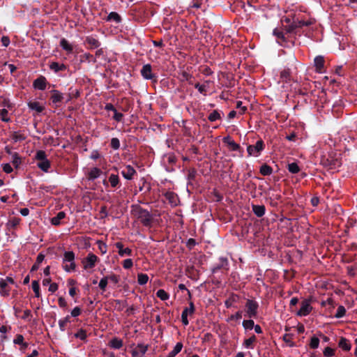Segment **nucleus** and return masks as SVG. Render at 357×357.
I'll return each instance as SVG.
<instances>
[{
    "label": "nucleus",
    "instance_id": "obj_41",
    "mask_svg": "<svg viewBox=\"0 0 357 357\" xmlns=\"http://www.w3.org/2000/svg\"><path fill=\"white\" fill-rule=\"evenodd\" d=\"M242 325L245 331H250L253 329L255 326V322L250 318V319L243 320Z\"/></svg>",
    "mask_w": 357,
    "mask_h": 357
},
{
    "label": "nucleus",
    "instance_id": "obj_8",
    "mask_svg": "<svg viewBox=\"0 0 357 357\" xmlns=\"http://www.w3.org/2000/svg\"><path fill=\"white\" fill-rule=\"evenodd\" d=\"M310 303V300L308 299L303 301L301 303V307L296 314L300 317H306L310 314L312 310V307Z\"/></svg>",
    "mask_w": 357,
    "mask_h": 357
},
{
    "label": "nucleus",
    "instance_id": "obj_46",
    "mask_svg": "<svg viewBox=\"0 0 357 357\" xmlns=\"http://www.w3.org/2000/svg\"><path fill=\"white\" fill-rule=\"evenodd\" d=\"M287 169L291 174H297L300 172V167L296 162L288 164Z\"/></svg>",
    "mask_w": 357,
    "mask_h": 357
},
{
    "label": "nucleus",
    "instance_id": "obj_60",
    "mask_svg": "<svg viewBox=\"0 0 357 357\" xmlns=\"http://www.w3.org/2000/svg\"><path fill=\"white\" fill-rule=\"evenodd\" d=\"M123 267L125 269H130L133 266V261L131 259H126L122 263Z\"/></svg>",
    "mask_w": 357,
    "mask_h": 357
},
{
    "label": "nucleus",
    "instance_id": "obj_40",
    "mask_svg": "<svg viewBox=\"0 0 357 357\" xmlns=\"http://www.w3.org/2000/svg\"><path fill=\"white\" fill-rule=\"evenodd\" d=\"M156 296L161 301H165L169 298V294L165 291L164 289H158L156 292Z\"/></svg>",
    "mask_w": 357,
    "mask_h": 357
},
{
    "label": "nucleus",
    "instance_id": "obj_22",
    "mask_svg": "<svg viewBox=\"0 0 357 357\" xmlns=\"http://www.w3.org/2000/svg\"><path fill=\"white\" fill-rule=\"evenodd\" d=\"M102 173V170L100 168L93 167L88 172V179L90 181H94L99 178Z\"/></svg>",
    "mask_w": 357,
    "mask_h": 357
},
{
    "label": "nucleus",
    "instance_id": "obj_14",
    "mask_svg": "<svg viewBox=\"0 0 357 357\" xmlns=\"http://www.w3.org/2000/svg\"><path fill=\"white\" fill-rule=\"evenodd\" d=\"M140 73L143 78L145 79H152L155 77L152 73V67L149 63L144 65L140 70Z\"/></svg>",
    "mask_w": 357,
    "mask_h": 357
},
{
    "label": "nucleus",
    "instance_id": "obj_21",
    "mask_svg": "<svg viewBox=\"0 0 357 357\" xmlns=\"http://www.w3.org/2000/svg\"><path fill=\"white\" fill-rule=\"evenodd\" d=\"M20 218H19L14 217L11 219L8 220V221L6 224V230L8 231H11V230H14L17 227V225L20 224Z\"/></svg>",
    "mask_w": 357,
    "mask_h": 357
},
{
    "label": "nucleus",
    "instance_id": "obj_19",
    "mask_svg": "<svg viewBox=\"0 0 357 357\" xmlns=\"http://www.w3.org/2000/svg\"><path fill=\"white\" fill-rule=\"evenodd\" d=\"M338 347L344 351H349L351 349V344L349 340L342 337L338 342Z\"/></svg>",
    "mask_w": 357,
    "mask_h": 357
},
{
    "label": "nucleus",
    "instance_id": "obj_13",
    "mask_svg": "<svg viewBox=\"0 0 357 357\" xmlns=\"http://www.w3.org/2000/svg\"><path fill=\"white\" fill-rule=\"evenodd\" d=\"M114 246L118 249V254L120 257L132 256V250L129 248H124L121 242L115 243Z\"/></svg>",
    "mask_w": 357,
    "mask_h": 357
},
{
    "label": "nucleus",
    "instance_id": "obj_31",
    "mask_svg": "<svg viewBox=\"0 0 357 357\" xmlns=\"http://www.w3.org/2000/svg\"><path fill=\"white\" fill-rule=\"evenodd\" d=\"M183 347L182 342H179L176 344L174 349L168 354L167 357H175L180 353Z\"/></svg>",
    "mask_w": 357,
    "mask_h": 357
},
{
    "label": "nucleus",
    "instance_id": "obj_30",
    "mask_svg": "<svg viewBox=\"0 0 357 357\" xmlns=\"http://www.w3.org/2000/svg\"><path fill=\"white\" fill-rule=\"evenodd\" d=\"M66 213L63 211L59 212L56 216L51 219V223L53 225L58 226L61 224V220L65 218Z\"/></svg>",
    "mask_w": 357,
    "mask_h": 357
},
{
    "label": "nucleus",
    "instance_id": "obj_11",
    "mask_svg": "<svg viewBox=\"0 0 357 357\" xmlns=\"http://www.w3.org/2000/svg\"><path fill=\"white\" fill-rule=\"evenodd\" d=\"M47 81L45 77L40 75L33 82V87L35 89L44 91L46 89Z\"/></svg>",
    "mask_w": 357,
    "mask_h": 357
},
{
    "label": "nucleus",
    "instance_id": "obj_50",
    "mask_svg": "<svg viewBox=\"0 0 357 357\" xmlns=\"http://www.w3.org/2000/svg\"><path fill=\"white\" fill-rule=\"evenodd\" d=\"M47 159V154H46L45 151H44L43 150H39L36 152V153L35 155V160L40 161V160H45Z\"/></svg>",
    "mask_w": 357,
    "mask_h": 357
},
{
    "label": "nucleus",
    "instance_id": "obj_61",
    "mask_svg": "<svg viewBox=\"0 0 357 357\" xmlns=\"http://www.w3.org/2000/svg\"><path fill=\"white\" fill-rule=\"evenodd\" d=\"M32 318V313L30 310H25L24 311L22 319L28 321H30Z\"/></svg>",
    "mask_w": 357,
    "mask_h": 357
},
{
    "label": "nucleus",
    "instance_id": "obj_1",
    "mask_svg": "<svg viewBox=\"0 0 357 357\" xmlns=\"http://www.w3.org/2000/svg\"><path fill=\"white\" fill-rule=\"evenodd\" d=\"M75 253L73 251H66L64 252L62 267L65 271L70 273L75 271Z\"/></svg>",
    "mask_w": 357,
    "mask_h": 357
},
{
    "label": "nucleus",
    "instance_id": "obj_42",
    "mask_svg": "<svg viewBox=\"0 0 357 357\" xmlns=\"http://www.w3.org/2000/svg\"><path fill=\"white\" fill-rule=\"evenodd\" d=\"M26 139V136L21 132H14L12 135V139L15 142H22Z\"/></svg>",
    "mask_w": 357,
    "mask_h": 357
},
{
    "label": "nucleus",
    "instance_id": "obj_12",
    "mask_svg": "<svg viewBox=\"0 0 357 357\" xmlns=\"http://www.w3.org/2000/svg\"><path fill=\"white\" fill-rule=\"evenodd\" d=\"M51 97H50V100L52 101V103L55 106V107H59L60 105V102L63 100V95L61 92H60L58 90H52L51 91Z\"/></svg>",
    "mask_w": 357,
    "mask_h": 357
},
{
    "label": "nucleus",
    "instance_id": "obj_28",
    "mask_svg": "<svg viewBox=\"0 0 357 357\" xmlns=\"http://www.w3.org/2000/svg\"><path fill=\"white\" fill-rule=\"evenodd\" d=\"M27 105L30 109L35 110L38 113L42 112L45 109V107L37 101H29Z\"/></svg>",
    "mask_w": 357,
    "mask_h": 357
},
{
    "label": "nucleus",
    "instance_id": "obj_33",
    "mask_svg": "<svg viewBox=\"0 0 357 357\" xmlns=\"http://www.w3.org/2000/svg\"><path fill=\"white\" fill-rule=\"evenodd\" d=\"M257 340V337L255 335H252L251 337H250L248 339H245L243 341V346L246 349H253L254 346L253 344Z\"/></svg>",
    "mask_w": 357,
    "mask_h": 357
},
{
    "label": "nucleus",
    "instance_id": "obj_63",
    "mask_svg": "<svg viewBox=\"0 0 357 357\" xmlns=\"http://www.w3.org/2000/svg\"><path fill=\"white\" fill-rule=\"evenodd\" d=\"M82 312L81 308L79 307H75L70 312V315L73 317H77L80 315Z\"/></svg>",
    "mask_w": 357,
    "mask_h": 357
},
{
    "label": "nucleus",
    "instance_id": "obj_59",
    "mask_svg": "<svg viewBox=\"0 0 357 357\" xmlns=\"http://www.w3.org/2000/svg\"><path fill=\"white\" fill-rule=\"evenodd\" d=\"M242 318V312L238 311L235 314H231L227 319V321L233 320H240Z\"/></svg>",
    "mask_w": 357,
    "mask_h": 357
},
{
    "label": "nucleus",
    "instance_id": "obj_38",
    "mask_svg": "<svg viewBox=\"0 0 357 357\" xmlns=\"http://www.w3.org/2000/svg\"><path fill=\"white\" fill-rule=\"evenodd\" d=\"M259 172L263 176H269L272 174L273 169L269 165L264 164L261 166Z\"/></svg>",
    "mask_w": 357,
    "mask_h": 357
},
{
    "label": "nucleus",
    "instance_id": "obj_3",
    "mask_svg": "<svg viewBox=\"0 0 357 357\" xmlns=\"http://www.w3.org/2000/svg\"><path fill=\"white\" fill-rule=\"evenodd\" d=\"M15 281L11 277H6V278L0 279V296L3 297H8L11 291L10 284H14Z\"/></svg>",
    "mask_w": 357,
    "mask_h": 357
},
{
    "label": "nucleus",
    "instance_id": "obj_27",
    "mask_svg": "<svg viewBox=\"0 0 357 357\" xmlns=\"http://www.w3.org/2000/svg\"><path fill=\"white\" fill-rule=\"evenodd\" d=\"M223 142L230 147L231 151H236L240 149V145L232 140L229 136L225 137Z\"/></svg>",
    "mask_w": 357,
    "mask_h": 357
},
{
    "label": "nucleus",
    "instance_id": "obj_43",
    "mask_svg": "<svg viewBox=\"0 0 357 357\" xmlns=\"http://www.w3.org/2000/svg\"><path fill=\"white\" fill-rule=\"evenodd\" d=\"M221 119L220 112L218 110H213L208 116V119L211 122L216 121Z\"/></svg>",
    "mask_w": 357,
    "mask_h": 357
},
{
    "label": "nucleus",
    "instance_id": "obj_57",
    "mask_svg": "<svg viewBox=\"0 0 357 357\" xmlns=\"http://www.w3.org/2000/svg\"><path fill=\"white\" fill-rule=\"evenodd\" d=\"M319 338L315 336L312 337L310 340V347L312 349H317L319 347Z\"/></svg>",
    "mask_w": 357,
    "mask_h": 357
},
{
    "label": "nucleus",
    "instance_id": "obj_58",
    "mask_svg": "<svg viewBox=\"0 0 357 357\" xmlns=\"http://www.w3.org/2000/svg\"><path fill=\"white\" fill-rule=\"evenodd\" d=\"M323 354L326 357H332L335 356V350L329 347H327L323 351Z\"/></svg>",
    "mask_w": 357,
    "mask_h": 357
},
{
    "label": "nucleus",
    "instance_id": "obj_62",
    "mask_svg": "<svg viewBox=\"0 0 357 357\" xmlns=\"http://www.w3.org/2000/svg\"><path fill=\"white\" fill-rule=\"evenodd\" d=\"M105 277H106V278H107L108 281L109 280V281L114 282V284H117L119 282V276H118L115 274H112L110 275H107Z\"/></svg>",
    "mask_w": 357,
    "mask_h": 357
},
{
    "label": "nucleus",
    "instance_id": "obj_52",
    "mask_svg": "<svg viewBox=\"0 0 357 357\" xmlns=\"http://www.w3.org/2000/svg\"><path fill=\"white\" fill-rule=\"evenodd\" d=\"M195 89L198 90V91L203 95H206L207 92V86L204 84H200L199 83H197L195 84Z\"/></svg>",
    "mask_w": 357,
    "mask_h": 357
},
{
    "label": "nucleus",
    "instance_id": "obj_16",
    "mask_svg": "<svg viewBox=\"0 0 357 357\" xmlns=\"http://www.w3.org/2000/svg\"><path fill=\"white\" fill-rule=\"evenodd\" d=\"M164 196L172 206H177L178 198L176 193L172 191H167L164 194Z\"/></svg>",
    "mask_w": 357,
    "mask_h": 357
},
{
    "label": "nucleus",
    "instance_id": "obj_45",
    "mask_svg": "<svg viewBox=\"0 0 357 357\" xmlns=\"http://www.w3.org/2000/svg\"><path fill=\"white\" fill-rule=\"evenodd\" d=\"M195 305L192 302H190L189 303V307H185L183 309L181 314L186 315L188 317V315H191L195 312Z\"/></svg>",
    "mask_w": 357,
    "mask_h": 357
},
{
    "label": "nucleus",
    "instance_id": "obj_51",
    "mask_svg": "<svg viewBox=\"0 0 357 357\" xmlns=\"http://www.w3.org/2000/svg\"><path fill=\"white\" fill-rule=\"evenodd\" d=\"M12 163L15 168H18L20 165L21 164V158L19 156L17 153H14L12 155Z\"/></svg>",
    "mask_w": 357,
    "mask_h": 357
},
{
    "label": "nucleus",
    "instance_id": "obj_47",
    "mask_svg": "<svg viewBox=\"0 0 357 357\" xmlns=\"http://www.w3.org/2000/svg\"><path fill=\"white\" fill-rule=\"evenodd\" d=\"M0 119L2 121H4V122L10 121V119L8 116V112L6 109H0Z\"/></svg>",
    "mask_w": 357,
    "mask_h": 357
},
{
    "label": "nucleus",
    "instance_id": "obj_32",
    "mask_svg": "<svg viewBox=\"0 0 357 357\" xmlns=\"http://www.w3.org/2000/svg\"><path fill=\"white\" fill-rule=\"evenodd\" d=\"M107 22H114L117 24L121 22V17L116 12H111L107 17Z\"/></svg>",
    "mask_w": 357,
    "mask_h": 357
},
{
    "label": "nucleus",
    "instance_id": "obj_64",
    "mask_svg": "<svg viewBox=\"0 0 357 357\" xmlns=\"http://www.w3.org/2000/svg\"><path fill=\"white\" fill-rule=\"evenodd\" d=\"M236 108L240 109L241 114H244L247 110V107L243 105V102L241 100L236 102Z\"/></svg>",
    "mask_w": 357,
    "mask_h": 357
},
{
    "label": "nucleus",
    "instance_id": "obj_5",
    "mask_svg": "<svg viewBox=\"0 0 357 357\" xmlns=\"http://www.w3.org/2000/svg\"><path fill=\"white\" fill-rule=\"evenodd\" d=\"M265 145L264 142L260 139L257 141L255 145H249L247 147V151L249 156L258 157L264 149Z\"/></svg>",
    "mask_w": 357,
    "mask_h": 357
},
{
    "label": "nucleus",
    "instance_id": "obj_37",
    "mask_svg": "<svg viewBox=\"0 0 357 357\" xmlns=\"http://www.w3.org/2000/svg\"><path fill=\"white\" fill-rule=\"evenodd\" d=\"M70 315H67L66 317L59 320L58 324L61 331L63 332L66 331V324L70 321Z\"/></svg>",
    "mask_w": 357,
    "mask_h": 357
},
{
    "label": "nucleus",
    "instance_id": "obj_34",
    "mask_svg": "<svg viewBox=\"0 0 357 357\" xmlns=\"http://www.w3.org/2000/svg\"><path fill=\"white\" fill-rule=\"evenodd\" d=\"M60 46L68 53H71L73 50V45L66 38H62L60 40Z\"/></svg>",
    "mask_w": 357,
    "mask_h": 357
},
{
    "label": "nucleus",
    "instance_id": "obj_49",
    "mask_svg": "<svg viewBox=\"0 0 357 357\" xmlns=\"http://www.w3.org/2000/svg\"><path fill=\"white\" fill-rule=\"evenodd\" d=\"M292 335L289 333H285L282 336V340L285 342L290 347H294L295 346V343L291 340Z\"/></svg>",
    "mask_w": 357,
    "mask_h": 357
},
{
    "label": "nucleus",
    "instance_id": "obj_44",
    "mask_svg": "<svg viewBox=\"0 0 357 357\" xmlns=\"http://www.w3.org/2000/svg\"><path fill=\"white\" fill-rule=\"evenodd\" d=\"M149 276L145 273H139L137 275V282L140 285H144L148 282Z\"/></svg>",
    "mask_w": 357,
    "mask_h": 357
},
{
    "label": "nucleus",
    "instance_id": "obj_20",
    "mask_svg": "<svg viewBox=\"0 0 357 357\" xmlns=\"http://www.w3.org/2000/svg\"><path fill=\"white\" fill-rule=\"evenodd\" d=\"M252 209L254 214L258 218H261L266 213V208L264 205L252 204Z\"/></svg>",
    "mask_w": 357,
    "mask_h": 357
},
{
    "label": "nucleus",
    "instance_id": "obj_15",
    "mask_svg": "<svg viewBox=\"0 0 357 357\" xmlns=\"http://www.w3.org/2000/svg\"><path fill=\"white\" fill-rule=\"evenodd\" d=\"M148 350V345L138 344L137 347L132 350V357H142Z\"/></svg>",
    "mask_w": 357,
    "mask_h": 357
},
{
    "label": "nucleus",
    "instance_id": "obj_4",
    "mask_svg": "<svg viewBox=\"0 0 357 357\" xmlns=\"http://www.w3.org/2000/svg\"><path fill=\"white\" fill-rule=\"evenodd\" d=\"M259 303L253 299H248L245 303V316L248 318H256L258 314Z\"/></svg>",
    "mask_w": 357,
    "mask_h": 357
},
{
    "label": "nucleus",
    "instance_id": "obj_2",
    "mask_svg": "<svg viewBox=\"0 0 357 357\" xmlns=\"http://www.w3.org/2000/svg\"><path fill=\"white\" fill-rule=\"evenodd\" d=\"M273 34L275 36L277 39V42L282 46L288 47L289 46V43L291 45H294V39L291 37L286 36V33H284L282 31L275 29L273 31Z\"/></svg>",
    "mask_w": 357,
    "mask_h": 357
},
{
    "label": "nucleus",
    "instance_id": "obj_25",
    "mask_svg": "<svg viewBox=\"0 0 357 357\" xmlns=\"http://www.w3.org/2000/svg\"><path fill=\"white\" fill-rule=\"evenodd\" d=\"M85 41L90 46L91 49H96L100 46L99 40L93 36H87Z\"/></svg>",
    "mask_w": 357,
    "mask_h": 357
},
{
    "label": "nucleus",
    "instance_id": "obj_18",
    "mask_svg": "<svg viewBox=\"0 0 357 357\" xmlns=\"http://www.w3.org/2000/svg\"><path fill=\"white\" fill-rule=\"evenodd\" d=\"M314 65L317 73H322L324 66V58L322 56H317L314 59Z\"/></svg>",
    "mask_w": 357,
    "mask_h": 357
},
{
    "label": "nucleus",
    "instance_id": "obj_48",
    "mask_svg": "<svg viewBox=\"0 0 357 357\" xmlns=\"http://www.w3.org/2000/svg\"><path fill=\"white\" fill-rule=\"evenodd\" d=\"M295 22L297 26V29L301 28L303 26H308L312 24V21L311 20H295Z\"/></svg>",
    "mask_w": 357,
    "mask_h": 357
},
{
    "label": "nucleus",
    "instance_id": "obj_9",
    "mask_svg": "<svg viewBox=\"0 0 357 357\" xmlns=\"http://www.w3.org/2000/svg\"><path fill=\"white\" fill-rule=\"evenodd\" d=\"M102 183L105 187H108L109 183L112 188H116L121 186L120 178L118 174H111L108 177V181L104 180Z\"/></svg>",
    "mask_w": 357,
    "mask_h": 357
},
{
    "label": "nucleus",
    "instance_id": "obj_6",
    "mask_svg": "<svg viewBox=\"0 0 357 357\" xmlns=\"http://www.w3.org/2000/svg\"><path fill=\"white\" fill-rule=\"evenodd\" d=\"M98 260V257L96 255L93 253H89L87 256L82 261L83 268L84 270L93 268L95 267Z\"/></svg>",
    "mask_w": 357,
    "mask_h": 357
},
{
    "label": "nucleus",
    "instance_id": "obj_56",
    "mask_svg": "<svg viewBox=\"0 0 357 357\" xmlns=\"http://www.w3.org/2000/svg\"><path fill=\"white\" fill-rule=\"evenodd\" d=\"M24 342V336L21 334L16 335L15 337L13 340L14 344L22 345Z\"/></svg>",
    "mask_w": 357,
    "mask_h": 357
},
{
    "label": "nucleus",
    "instance_id": "obj_55",
    "mask_svg": "<svg viewBox=\"0 0 357 357\" xmlns=\"http://www.w3.org/2000/svg\"><path fill=\"white\" fill-rule=\"evenodd\" d=\"M107 284H108L107 278H106V277L105 276L100 279L99 284H98V287L102 291H105L106 290Z\"/></svg>",
    "mask_w": 357,
    "mask_h": 357
},
{
    "label": "nucleus",
    "instance_id": "obj_24",
    "mask_svg": "<svg viewBox=\"0 0 357 357\" xmlns=\"http://www.w3.org/2000/svg\"><path fill=\"white\" fill-rule=\"evenodd\" d=\"M220 263L214 266L212 269L213 273H216L218 270L221 268L228 269V260L225 257H220L219 259Z\"/></svg>",
    "mask_w": 357,
    "mask_h": 357
},
{
    "label": "nucleus",
    "instance_id": "obj_36",
    "mask_svg": "<svg viewBox=\"0 0 357 357\" xmlns=\"http://www.w3.org/2000/svg\"><path fill=\"white\" fill-rule=\"evenodd\" d=\"M74 337L77 339H79L82 341H87V333L86 331L82 328H80L77 331V333L74 334Z\"/></svg>",
    "mask_w": 357,
    "mask_h": 357
},
{
    "label": "nucleus",
    "instance_id": "obj_39",
    "mask_svg": "<svg viewBox=\"0 0 357 357\" xmlns=\"http://www.w3.org/2000/svg\"><path fill=\"white\" fill-rule=\"evenodd\" d=\"M31 287L35 294V297L40 298L41 294L40 291V285L38 281L33 280L31 283Z\"/></svg>",
    "mask_w": 357,
    "mask_h": 357
},
{
    "label": "nucleus",
    "instance_id": "obj_26",
    "mask_svg": "<svg viewBox=\"0 0 357 357\" xmlns=\"http://www.w3.org/2000/svg\"><path fill=\"white\" fill-rule=\"evenodd\" d=\"M50 69L54 73H57L59 71L66 70L67 66L63 63H59L58 62H52L50 64Z\"/></svg>",
    "mask_w": 357,
    "mask_h": 357
},
{
    "label": "nucleus",
    "instance_id": "obj_7",
    "mask_svg": "<svg viewBox=\"0 0 357 357\" xmlns=\"http://www.w3.org/2000/svg\"><path fill=\"white\" fill-rule=\"evenodd\" d=\"M138 218L145 227H149L152 222V215L146 209L140 208L138 213Z\"/></svg>",
    "mask_w": 357,
    "mask_h": 357
},
{
    "label": "nucleus",
    "instance_id": "obj_17",
    "mask_svg": "<svg viewBox=\"0 0 357 357\" xmlns=\"http://www.w3.org/2000/svg\"><path fill=\"white\" fill-rule=\"evenodd\" d=\"M284 29L286 34L300 36V33H298V31L295 22V20H294L290 24L284 26Z\"/></svg>",
    "mask_w": 357,
    "mask_h": 357
},
{
    "label": "nucleus",
    "instance_id": "obj_53",
    "mask_svg": "<svg viewBox=\"0 0 357 357\" xmlns=\"http://www.w3.org/2000/svg\"><path fill=\"white\" fill-rule=\"evenodd\" d=\"M110 146L114 150L119 149V148H120V141H119V139L118 138H116V137L112 138L111 141H110Z\"/></svg>",
    "mask_w": 357,
    "mask_h": 357
},
{
    "label": "nucleus",
    "instance_id": "obj_54",
    "mask_svg": "<svg viewBox=\"0 0 357 357\" xmlns=\"http://www.w3.org/2000/svg\"><path fill=\"white\" fill-rule=\"evenodd\" d=\"M345 313H346L345 307L342 305H340L337 309L335 317L336 318H342L345 315Z\"/></svg>",
    "mask_w": 357,
    "mask_h": 357
},
{
    "label": "nucleus",
    "instance_id": "obj_29",
    "mask_svg": "<svg viewBox=\"0 0 357 357\" xmlns=\"http://www.w3.org/2000/svg\"><path fill=\"white\" fill-rule=\"evenodd\" d=\"M37 166L43 172H48V171L51 167V163H50V161L48 159H47L45 160L38 161L37 163Z\"/></svg>",
    "mask_w": 357,
    "mask_h": 357
},
{
    "label": "nucleus",
    "instance_id": "obj_10",
    "mask_svg": "<svg viewBox=\"0 0 357 357\" xmlns=\"http://www.w3.org/2000/svg\"><path fill=\"white\" fill-rule=\"evenodd\" d=\"M121 174L125 179L132 180L137 174V172L132 166L126 165L125 168L121 172Z\"/></svg>",
    "mask_w": 357,
    "mask_h": 357
},
{
    "label": "nucleus",
    "instance_id": "obj_35",
    "mask_svg": "<svg viewBox=\"0 0 357 357\" xmlns=\"http://www.w3.org/2000/svg\"><path fill=\"white\" fill-rule=\"evenodd\" d=\"M280 79L286 83L290 80L291 70L289 68H284L280 72Z\"/></svg>",
    "mask_w": 357,
    "mask_h": 357
},
{
    "label": "nucleus",
    "instance_id": "obj_23",
    "mask_svg": "<svg viewBox=\"0 0 357 357\" xmlns=\"http://www.w3.org/2000/svg\"><path fill=\"white\" fill-rule=\"evenodd\" d=\"M123 345V340L119 337H113L108 342V346L114 349H119Z\"/></svg>",
    "mask_w": 357,
    "mask_h": 357
}]
</instances>
